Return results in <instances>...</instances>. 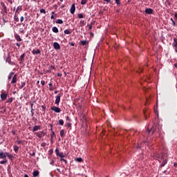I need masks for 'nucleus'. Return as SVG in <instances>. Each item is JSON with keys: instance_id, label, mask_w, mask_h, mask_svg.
<instances>
[{"instance_id": "nucleus-27", "label": "nucleus", "mask_w": 177, "mask_h": 177, "mask_svg": "<svg viewBox=\"0 0 177 177\" xmlns=\"http://www.w3.org/2000/svg\"><path fill=\"white\" fill-rule=\"evenodd\" d=\"M167 160H165L160 165V167H165V165L167 164Z\"/></svg>"}, {"instance_id": "nucleus-40", "label": "nucleus", "mask_w": 177, "mask_h": 177, "mask_svg": "<svg viewBox=\"0 0 177 177\" xmlns=\"http://www.w3.org/2000/svg\"><path fill=\"white\" fill-rule=\"evenodd\" d=\"M95 22H91V24L88 25V30H92V24H93Z\"/></svg>"}, {"instance_id": "nucleus-21", "label": "nucleus", "mask_w": 177, "mask_h": 177, "mask_svg": "<svg viewBox=\"0 0 177 177\" xmlns=\"http://www.w3.org/2000/svg\"><path fill=\"white\" fill-rule=\"evenodd\" d=\"M58 124H59V125H64V120H59V121H58Z\"/></svg>"}, {"instance_id": "nucleus-22", "label": "nucleus", "mask_w": 177, "mask_h": 177, "mask_svg": "<svg viewBox=\"0 0 177 177\" xmlns=\"http://www.w3.org/2000/svg\"><path fill=\"white\" fill-rule=\"evenodd\" d=\"M14 151H15V153H17V151H19V147H17V145H14Z\"/></svg>"}, {"instance_id": "nucleus-1", "label": "nucleus", "mask_w": 177, "mask_h": 177, "mask_svg": "<svg viewBox=\"0 0 177 177\" xmlns=\"http://www.w3.org/2000/svg\"><path fill=\"white\" fill-rule=\"evenodd\" d=\"M51 110L52 111H55V113H60V111H62L60 108L55 106L51 107Z\"/></svg>"}, {"instance_id": "nucleus-29", "label": "nucleus", "mask_w": 177, "mask_h": 177, "mask_svg": "<svg viewBox=\"0 0 177 177\" xmlns=\"http://www.w3.org/2000/svg\"><path fill=\"white\" fill-rule=\"evenodd\" d=\"M19 10H22L21 6H19L17 7L15 13H17V12H19Z\"/></svg>"}, {"instance_id": "nucleus-52", "label": "nucleus", "mask_w": 177, "mask_h": 177, "mask_svg": "<svg viewBox=\"0 0 177 177\" xmlns=\"http://www.w3.org/2000/svg\"><path fill=\"white\" fill-rule=\"evenodd\" d=\"M66 125H67L68 128L71 127V123L70 122H68V123L66 124Z\"/></svg>"}, {"instance_id": "nucleus-7", "label": "nucleus", "mask_w": 177, "mask_h": 177, "mask_svg": "<svg viewBox=\"0 0 177 177\" xmlns=\"http://www.w3.org/2000/svg\"><path fill=\"white\" fill-rule=\"evenodd\" d=\"M145 13H147V15H153V9L146 8L145 9Z\"/></svg>"}, {"instance_id": "nucleus-35", "label": "nucleus", "mask_w": 177, "mask_h": 177, "mask_svg": "<svg viewBox=\"0 0 177 177\" xmlns=\"http://www.w3.org/2000/svg\"><path fill=\"white\" fill-rule=\"evenodd\" d=\"M48 85L50 86V91H53V84H52V83H49Z\"/></svg>"}, {"instance_id": "nucleus-46", "label": "nucleus", "mask_w": 177, "mask_h": 177, "mask_svg": "<svg viewBox=\"0 0 177 177\" xmlns=\"http://www.w3.org/2000/svg\"><path fill=\"white\" fill-rule=\"evenodd\" d=\"M41 109L43 110V111H45L46 109V106L45 105H41Z\"/></svg>"}, {"instance_id": "nucleus-49", "label": "nucleus", "mask_w": 177, "mask_h": 177, "mask_svg": "<svg viewBox=\"0 0 177 177\" xmlns=\"http://www.w3.org/2000/svg\"><path fill=\"white\" fill-rule=\"evenodd\" d=\"M20 21H21V23H23V21H24V17H20Z\"/></svg>"}, {"instance_id": "nucleus-12", "label": "nucleus", "mask_w": 177, "mask_h": 177, "mask_svg": "<svg viewBox=\"0 0 177 177\" xmlns=\"http://www.w3.org/2000/svg\"><path fill=\"white\" fill-rule=\"evenodd\" d=\"M32 176L34 177L39 176V171L38 170H35V171H33Z\"/></svg>"}, {"instance_id": "nucleus-23", "label": "nucleus", "mask_w": 177, "mask_h": 177, "mask_svg": "<svg viewBox=\"0 0 177 177\" xmlns=\"http://www.w3.org/2000/svg\"><path fill=\"white\" fill-rule=\"evenodd\" d=\"M35 135H36V136H37V138H42V134L39 132V133H35Z\"/></svg>"}, {"instance_id": "nucleus-25", "label": "nucleus", "mask_w": 177, "mask_h": 177, "mask_svg": "<svg viewBox=\"0 0 177 177\" xmlns=\"http://www.w3.org/2000/svg\"><path fill=\"white\" fill-rule=\"evenodd\" d=\"M57 157H61V158H64V153L61 152L58 154Z\"/></svg>"}, {"instance_id": "nucleus-32", "label": "nucleus", "mask_w": 177, "mask_h": 177, "mask_svg": "<svg viewBox=\"0 0 177 177\" xmlns=\"http://www.w3.org/2000/svg\"><path fill=\"white\" fill-rule=\"evenodd\" d=\"M24 86H26V82H21V86H20V88L23 89V88H24Z\"/></svg>"}, {"instance_id": "nucleus-50", "label": "nucleus", "mask_w": 177, "mask_h": 177, "mask_svg": "<svg viewBox=\"0 0 177 177\" xmlns=\"http://www.w3.org/2000/svg\"><path fill=\"white\" fill-rule=\"evenodd\" d=\"M55 136V131H52V133L50 135L51 139Z\"/></svg>"}, {"instance_id": "nucleus-31", "label": "nucleus", "mask_w": 177, "mask_h": 177, "mask_svg": "<svg viewBox=\"0 0 177 177\" xmlns=\"http://www.w3.org/2000/svg\"><path fill=\"white\" fill-rule=\"evenodd\" d=\"M77 17L79 19H84V15L82 13L78 14Z\"/></svg>"}, {"instance_id": "nucleus-48", "label": "nucleus", "mask_w": 177, "mask_h": 177, "mask_svg": "<svg viewBox=\"0 0 177 177\" xmlns=\"http://www.w3.org/2000/svg\"><path fill=\"white\" fill-rule=\"evenodd\" d=\"M115 1L117 5H120L121 3V1H120V0H115Z\"/></svg>"}, {"instance_id": "nucleus-9", "label": "nucleus", "mask_w": 177, "mask_h": 177, "mask_svg": "<svg viewBox=\"0 0 177 177\" xmlns=\"http://www.w3.org/2000/svg\"><path fill=\"white\" fill-rule=\"evenodd\" d=\"M0 158L3 160L6 159V155L2 151L0 152Z\"/></svg>"}, {"instance_id": "nucleus-19", "label": "nucleus", "mask_w": 177, "mask_h": 177, "mask_svg": "<svg viewBox=\"0 0 177 177\" xmlns=\"http://www.w3.org/2000/svg\"><path fill=\"white\" fill-rule=\"evenodd\" d=\"M14 20H15V21H19V17L17 16V13H16V12L14 15Z\"/></svg>"}, {"instance_id": "nucleus-2", "label": "nucleus", "mask_w": 177, "mask_h": 177, "mask_svg": "<svg viewBox=\"0 0 177 177\" xmlns=\"http://www.w3.org/2000/svg\"><path fill=\"white\" fill-rule=\"evenodd\" d=\"M55 104H57V106H59V104H60V94H58L56 96V99H55Z\"/></svg>"}, {"instance_id": "nucleus-57", "label": "nucleus", "mask_w": 177, "mask_h": 177, "mask_svg": "<svg viewBox=\"0 0 177 177\" xmlns=\"http://www.w3.org/2000/svg\"><path fill=\"white\" fill-rule=\"evenodd\" d=\"M46 145V143H45V142H42V143H41V146H42L43 147H45Z\"/></svg>"}, {"instance_id": "nucleus-37", "label": "nucleus", "mask_w": 177, "mask_h": 177, "mask_svg": "<svg viewBox=\"0 0 177 177\" xmlns=\"http://www.w3.org/2000/svg\"><path fill=\"white\" fill-rule=\"evenodd\" d=\"M88 2V0H82L81 1V5H85Z\"/></svg>"}, {"instance_id": "nucleus-47", "label": "nucleus", "mask_w": 177, "mask_h": 177, "mask_svg": "<svg viewBox=\"0 0 177 177\" xmlns=\"http://www.w3.org/2000/svg\"><path fill=\"white\" fill-rule=\"evenodd\" d=\"M2 114L6 113V108H3V111H1Z\"/></svg>"}, {"instance_id": "nucleus-33", "label": "nucleus", "mask_w": 177, "mask_h": 177, "mask_svg": "<svg viewBox=\"0 0 177 177\" xmlns=\"http://www.w3.org/2000/svg\"><path fill=\"white\" fill-rule=\"evenodd\" d=\"M6 162H8V160L4 159L3 160H1L0 162V164L3 165V164H6Z\"/></svg>"}, {"instance_id": "nucleus-30", "label": "nucleus", "mask_w": 177, "mask_h": 177, "mask_svg": "<svg viewBox=\"0 0 177 177\" xmlns=\"http://www.w3.org/2000/svg\"><path fill=\"white\" fill-rule=\"evenodd\" d=\"M6 156L7 157H8V158L12 159L13 158V156L12 154H10L9 153H6Z\"/></svg>"}, {"instance_id": "nucleus-8", "label": "nucleus", "mask_w": 177, "mask_h": 177, "mask_svg": "<svg viewBox=\"0 0 177 177\" xmlns=\"http://www.w3.org/2000/svg\"><path fill=\"white\" fill-rule=\"evenodd\" d=\"M16 82H17V75H15L12 77V80L11 82V84H16Z\"/></svg>"}, {"instance_id": "nucleus-5", "label": "nucleus", "mask_w": 177, "mask_h": 177, "mask_svg": "<svg viewBox=\"0 0 177 177\" xmlns=\"http://www.w3.org/2000/svg\"><path fill=\"white\" fill-rule=\"evenodd\" d=\"M15 38L17 42H21L23 39H21V37H20L19 35H17V33L15 34Z\"/></svg>"}, {"instance_id": "nucleus-28", "label": "nucleus", "mask_w": 177, "mask_h": 177, "mask_svg": "<svg viewBox=\"0 0 177 177\" xmlns=\"http://www.w3.org/2000/svg\"><path fill=\"white\" fill-rule=\"evenodd\" d=\"M64 34H66V35H70L71 34V32L70 30H68V29L65 30L64 31Z\"/></svg>"}, {"instance_id": "nucleus-17", "label": "nucleus", "mask_w": 177, "mask_h": 177, "mask_svg": "<svg viewBox=\"0 0 177 177\" xmlns=\"http://www.w3.org/2000/svg\"><path fill=\"white\" fill-rule=\"evenodd\" d=\"M151 131H152V133H156L157 132V129H156V126H153Z\"/></svg>"}, {"instance_id": "nucleus-43", "label": "nucleus", "mask_w": 177, "mask_h": 177, "mask_svg": "<svg viewBox=\"0 0 177 177\" xmlns=\"http://www.w3.org/2000/svg\"><path fill=\"white\" fill-rule=\"evenodd\" d=\"M56 68L55 67V66L54 65H50V70H55Z\"/></svg>"}, {"instance_id": "nucleus-44", "label": "nucleus", "mask_w": 177, "mask_h": 177, "mask_svg": "<svg viewBox=\"0 0 177 177\" xmlns=\"http://www.w3.org/2000/svg\"><path fill=\"white\" fill-rule=\"evenodd\" d=\"M13 102V98H9L7 103H12Z\"/></svg>"}, {"instance_id": "nucleus-6", "label": "nucleus", "mask_w": 177, "mask_h": 177, "mask_svg": "<svg viewBox=\"0 0 177 177\" xmlns=\"http://www.w3.org/2000/svg\"><path fill=\"white\" fill-rule=\"evenodd\" d=\"M0 97H1V100H6V97H8V94H6L5 93H2L0 95Z\"/></svg>"}, {"instance_id": "nucleus-61", "label": "nucleus", "mask_w": 177, "mask_h": 177, "mask_svg": "<svg viewBox=\"0 0 177 177\" xmlns=\"http://www.w3.org/2000/svg\"><path fill=\"white\" fill-rule=\"evenodd\" d=\"M21 140L17 141V144H18V145H21Z\"/></svg>"}, {"instance_id": "nucleus-39", "label": "nucleus", "mask_w": 177, "mask_h": 177, "mask_svg": "<svg viewBox=\"0 0 177 177\" xmlns=\"http://www.w3.org/2000/svg\"><path fill=\"white\" fill-rule=\"evenodd\" d=\"M59 148H56L55 149V153H56V156H58V154H59Z\"/></svg>"}, {"instance_id": "nucleus-3", "label": "nucleus", "mask_w": 177, "mask_h": 177, "mask_svg": "<svg viewBox=\"0 0 177 177\" xmlns=\"http://www.w3.org/2000/svg\"><path fill=\"white\" fill-rule=\"evenodd\" d=\"M53 48L56 50H59V49H60V44H59V43H57V42H54L53 43Z\"/></svg>"}, {"instance_id": "nucleus-51", "label": "nucleus", "mask_w": 177, "mask_h": 177, "mask_svg": "<svg viewBox=\"0 0 177 177\" xmlns=\"http://www.w3.org/2000/svg\"><path fill=\"white\" fill-rule=\"evenodd\" d=\"M49 154H50V155L53 154V149L49 150Z\"/></svg>"}, {"instance_id": "nucleus-42", "label": "nucleus", "mask_w": 177, "mask_h": 177, "mask_svg": "<svg viewBox=\"0 0 177 177\" xmlns=\"http://www.w3.org/2000/svg\"><path fill=\"white\" fill-rule=\"evenodd\" d=\"M66 121H68V122H71V119L70 118V117L66 116Z\"/></svg>"}, {"instance_id": "nucleus-55", "label": "nucleus", "mask_w": 177, "mask_h": 177, "mask_svg": "<svg viewBox=\"0 0 177 177\" xmlns=\"http://www.w3.org/2000/svg\"><path fill=\"white\" fill-rule=\"evenodd\" d=\"M41 85H45V82L44 80H41Z\"/></svg>"}, {"instance_id": "nucleus-24", "label": "nucleus", "mask_w": 177, "mask_h": 177, "mask_svg": "<svg viewBox=\"0 0 177 177\" xmlns=\"http://www.w3.org/2000/svg\"><path fill=\"white\" fill-rule=\"evenodd\" d=\"M80 42H81V45H83V46L87 45V44H88V41H86V40H84Z\"/></svg>"}, {"instance_id": "nucleus-41", "label": "nucleus", "mask_w": 177, "mask_h": 177, "mask_svg": "<svg viewBox=\"0 0 177 177\" xmlns=\"http://www.w3.org/2000/svg\"><path fill=\"white\" fill-rule=\"evenodd\" d=\"M19 32L21 34H24V28H19Z\"/></svg>"}, {"instance_id": "nucleus-18", "label": "nucleus", "mask_w": 177, "mask_h": 177, "mask_svg": "<svg viewBox=\"0 0 177 177\" xmlns=\"http://www.w3.org/2000/svg\"><path fill=\"white\" fill-rule=\"evenodd\" d=\"M59 135H60L61 138H64V130H63V129L60 130Z\"/></svg>"}, {"instance_id": "nucleus-60", "label": "nucleus", "mask_w": 177, "mask_h": 177, "mask_svg": "<svg viewBox=\"0 0 177 177\" xmlns=\"http://www.w3.org/2000/svg\"><path fill=\"white\" fill-rule=\"evenodd\" d=\"M69 44L71 45V46H74V43H73V42L69 43Z\"/></svg>"}, {"instance_id": "nucleus-36", "label": "nucleus", "mask_w": 177, "mask_h": 177, "mask_svg": "<svg viewBox=\"0 0 177 177\" xmlns=\"http://www.w3.org/2000/svg\"><path fill=\"white\" fill-rule=\"evenodd\" d=\"M80 26H81V27H84V26H85V21H80Z\"/></svg>"}, {"instance_id": "nucleus-34", "label": "nucleus", "mask_w": 177, "mask_h": 177, "mask_svg": "<svg viewBox=\"0 0 177 177\" xmlns=\"http://www.w3.org/2000/svg\"><path fill=\"white\" fill-rule=\"evenodd\" d=\"M40 13H44V15H46V11L45 9L42 8L40 10Z\"/></svg>"}, {"instance_id": "nucleus-56", "label": "nucleus", "mask_w": 177, "mask_h": 177, "mask_svg": "<svg viewBox=\"0 0 177 177\" xmlns=\"http://www.w3.org/2000/svg\"><path fill=\"white\" fill-rule=\"evenodd\" d=\"M172 24L173 26H176V23H175V21L172 20Z\"/></svg>"}, {"instance_id": "nucleus-54", "label": "nucleus", "mask_w": 177, "mask_h": 177, "mask_svg": "<svg viewBox=\"0 0 177 177\" xmlns=\"http://www.w3.org/2000/svg\"><path fill=\"white\" fill-rule=\"evenodd\" d=\"M149 133H150V130L147 129V131H146V134L149 135Z\"/></svg>"}, {"instance_id": "nucleus-13", "label": "nucleus", "mask_w": 177, "mask_h": 177, "mask_svg": "<svg viewBox=\"0 0 177 177\" xmlns=\"http://www.w3.org/2000/svg\"><path fill=\"white\" fill-rule=\"evenodd\" d=\"M13 75H15V72L10 73V74L8 75V80H12V77H13Z\"/></svg>"}, {"instance_id": "nucleus-14", "label": "nucleus", "mask_w": 177, "mask_h": 177, "mask_svg": "<svg viewBox=\"0 0 177 177\" xmlns=\"http://www.w3.org/2000/svg\"><path fill=\"white\" fill-rule=\"evenodd\" d=\"M173 46H174V48H177V38L176 37H175L174 39Z\"/></svg>"}, {"instance_id": "nucleus-64", "label": "nucleus", "mask_w": 177, "mask_h": 177, "mask_svg": "<svg viewBox=\"0 0 177 177\" xmlns=\"http://www.w3.org/2000/svg\"><path fill=\"white\" fill-rule=\"evenodd\" d=\"M174 67H176L177 68V63L174 64Z\"/></svg>"}, {"instance_id": "nucleus-62", "label": "nucleus", "mask_w": 177, "mask_h": 177, "mask_svg": "<svg viewBox=\"0 0 177 177\" xmlns=\"http://www.w3.org/2000/svg\"><path fill=\"white\" fill-rule=\"evenodd\" d=\"M57 77H62V73H57Z\"/></svg>"}, {"instance_id": "nucleus-10", "label": "nucleus", "mask_w": 177, "mask_h": 177, "mask_svg": "<svg viewBox=\"0 0 177 177\" xmlns=\"http://www.w3.org/2000/svg\"><path fill=\"white\" fill-rule=\"evenodd\" d=\"M39 129H41V126H34L32 128V132H36V131H39Z\"/></svg>"}, {"instance_id": "nucleus-53", "label": "nucleus", "mask_w": 177, "mask_h": 177, "mask_svg": "<svg viewBox=\"0 0 177 177\" xmlns=\"http://www.w3.org/2000/svg\"><path fill=\"white\" fill-rule=\"evenodd\" d=\"M50 164V165H53L55 164V160H52Z\"/></svg>"}, {"instance_id": "nucleus-16", "label": "nucleus", "mask_w": 177, "mask_h": 177, "mask_svg": "<svg viewBox=\"0 0 177 177\" xmlns=\"http://www.w3.org/2000/svg\"><path fill=\"white\" fill-rule=\"evenodd\" d=\"M24 57H26V54L23 53L21 56H20V62H24Z\"/></svg>"}, {"instance_id": "nucleus-63", "label": "nucleus", "mask_w": 177, "mask_h": 177, "mask_svg": "<svg viewBox=\"0 0 177 177\" xmlns=\"http://www.w3.org/2000/svg\"><path fill=\"white\" fill-rule=\"evenodd\" d=\"M50 19H55V17L53 16V15H51Z\"/></svg>"}, {"instance_id": "nucleus-45", "label": "nucleus", "mask_w": 177, "mask_h": 177, "mask_svg": "<svg viewBox=\"0 0 177 177\" xmlns=\"http://www.w3.org/2000/svg\"><path fill=\"white\" fill-rule=\"evenodd\" d=\"M60 161H64L65 164H67V160L66 159H64L63 158H61Z\"/></svg>"}, {"instance_id": "nucleus-11", "label": "nucleus", "mask_w": 177, "mask_h": 177, "mask_svg": "<svg viewBox=\"0 0 177 177\" xmlns=\"http://www.w3.org/2000/svg\"><path fill=\"white\" fill-rule=\"evenodd\" d=\"M32 53L33 55H39V53H41V50L39 49H37V50H33L32 51Z\"/></svg>"}, {"instance_id": "nucleus-15", "label": "nucleus", "mask_w": 177, "mask_h": 177, "mask_svg": "<svg viewBox=\"0 0 177 177\" xmlns=\"http://www.w3.org/2000/svg\"><path fill=\"white\" fill-rule=\"evenodd\" d=\"M52 30L53 32H55L56 34L57 32H59V29L56 26L53 27Z\"/></svg>"}, {"instance_id": "nucleus-20", "label": "nucleus", "mask_w": 177, "mask_h": 177, "mask_svg": "<svg viewBox=\"0 0 177 177\" xmlns=\"http://www.w3.org/2000/svg\"><path fill=\"white\" fill-rule=\"evenodd\" d=\"M55 23H57V24H63V20L59 19H57Z\"/></svg>"}, {"instance_id": "nucleus-38", "label": "nucleus", "mask_w": 177, "mask_h": 177, "mask_svg": "<svg viewBox=\"0 0 177 177\" xmlns=\"http://www.w3.org/2000/svg\"><path fill=\"white\" fill-rule=\"evenodd\" d=\"M76 161H77V162H82V158H76Z\"/></svg>"}, {"instance_id": "nucleus-4", "label": "nucleus", "mask_w": 177, "mask_h": 177, "mask_svg": "<svg viewBox=\"0 0 177 177\" xmlns=\"http://www.w3.org/2000/svg\"><path fill=\"white\" fill-rule=\"evenodd\" d=\"M70 12H71V15H74V13H75V4L71 5Z\"/></svg>"}, {"instance_id": "nucleus-58", "label": "nucleus", "mask_w": 177, "mask_h": 177, "mask_svg": "<svg viewBox=\"0 0 177 177\" xmlns=\"http://www.w3.org/2000/svg\"><path fill=\"white\" fill-rule=\"evenodd\" d=\"M7 1H8V2H10V3H11V5H12V3H13V1L12 0H7Z\"/></svg>"}, {"instance_id": "nucleus-26", "label": "nucleus", "mask_w": 177, "mask_h": 177, "mask_svg": "<svg viewBox=\"0 0 177 177\" xmlns=\"http://www.w3.org/2000/svg\"><path fill=\"white\" fill-rule=\"evenodd\" d=\"M2 6H3V8L4 9V11L6 12V13H8V9H7L5 3H3Z\"/></svg>"}, {"instance_id": "nucleus-59", "label": "nucleus", "mask_w": 177, "mask_h": 177, "mask_svg": "<svg viewBox=\"0 0 177 177\" xmlns=\"http://www.w3.org/2000/svg\"><path fill=\"white\" fill-rule=\"evenodd\" d=\"M16 45H17V46H18L19 48H20V45H21L20 43H17Z\"/></svg>"}]
</instances>
